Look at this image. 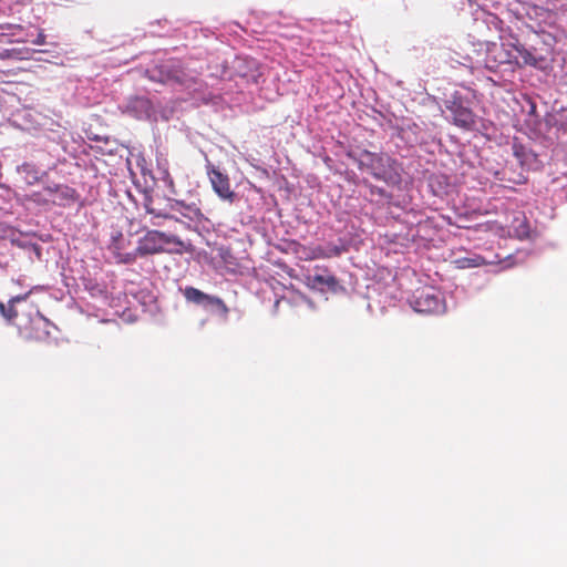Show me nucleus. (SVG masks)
Returning <instances> with one entry per match:
<instances>
[{"label": "nucleus", "instance_id": "nucleus-1", "mask_svg": "<svg viewBox=\"0 0 567 567\" xmlns=\"http://www.w3.org/2000/svg\"><path fill=\"white\" fill-rule=\"evenodd\" d=\"M474 100L475 92L470 87L455 90L444 102L445 110L449 112L446 118L463 130L477 128L478 117L472 111Z\"/></svg>", "mask_w": 567, "mask_h": 567}, {"label": "nucleus", "instance_id": "nucleus-2", "mask_svg": "<svg viewBox=\"0 0 567 567\" xmlns=\"http://www.w3.org/2000/svg\"><path fill=\"white\" fill-rule=\"evenodd\" d=\"M508 44V39L501 44L496 42H480L475 49V63L489 71H496L503 64H518V59Z\"/></svg>", "mask_w": 567, "mask_h": 567}, {"label": "nucleus", "instance_id": "nucleus-3", "mask_svg": "<svg viewBox=\"0 0 567 567\" xmlns=\"http://www.w3.org/2000/svg\"><path fill=\"white\" fill-rule=\"evenodd\" d=\"M183 250L184 243L178 236L159 230H148L137 241V252L142 257L162 252L182 254Z\"/></svg>", "mask_w": 567, "mask_h": 567}, {"label": "nucleus", "instance_id": "nucleus-4", "mask_svg": "<svg viewBox=\"0 0 567 567\" xmlns=\"http://www.w3.org/2000/svg\"><path fill=\"white\" fill-rule=\"evenodd\" d=\"M410 305L415 312L420 313H444L446 305L441 291L429 287L415 291L410 299Z\"/></svg>", "mask_w": 567, "mask_h": 567}, {"label": "nucleus", "instance_id": "nucleus-5", "mask_svg": "<svg viewBox=\"0 0 567 567\" xmlns=\"http://www.w3.org/2000/svg\"><path fill=\"white\" fill-rule=\"evenodd\" d=\"M507 45H509L513 53L517 55L518 64H514L515 66L542 68V64L546 61V54H543L539 49L534 45L526 48L513 35L508 38Z\"/></svg>", "mask_w": 567, "mask_h": 567}, {"label": "nucleus", "instance_id": "nucleus-6", "mask_svg": "<svg viewBox=\"0 0 567 567\" xmlns=\"http://www.w3.org/2000/svg\"><path fill=\"white\" fill-rule=\"evenodd\" d=\"M168 207L172 212L176 213L175 215L178 218H181L179 223L185 224L188 228H197L206 220L200 208L194 203L186 204L183 200L168 199Z\"/></svg>", "mask_w": 567, "mask_h": 567}, {"label": "nucleus", "instance_id": "nucleus-7", "mask_svg": "<svg viewBox=\"0 0 567 567\" xmlns=\"http://www.w3.org/2000/svg\"><path fill=\"white\" fill-rule=\"evenodd\" d=\"M183 295L188 302L202 306L205 309H217L221 313H227V307L224 301L215 296L207 295L194 287H185Z\"/></svg>", "mask_w": 567, "mask_h": 567}, {"label": "nucleus", "instance_id": "nucleus-8", "mask_svg": "<svg viewBox=\"0 0 567 567\" xmlns=\"http://www.w3.org/2000/svg\"><path fill=\"white\" fill-rule=\"evenodd\" d=\"M207 174L215 193L224 200L233 202L235 193L230 189L229 178L213 165H207Z\"/></svg>", "mask_w": 567, "mask_h": 567}, {"label": "nucleus", "instance_id": "nucleus-9", "mask_svg": "<svg viewBox=\"0 0 567 567\" xmlns=\"http://www.w3.org/2000/svg\"><path fill=\"white\" fill-rule=\"evenodd\" d=\"M44 190L50 195L53 204L59 206H70L78 200V193L68 185L47 186Z\"/></svg>", "mask_w": 567, "mask_h": 567}, {"label": "nucleus", "instance_id": "nucleus-10", "mask_svg": "<svg viewBox=\"0 0 567 567\" xmlns=\"http://www.w3.org/2000/svg\"><path fill=\"white\" fill-rule=\"evenodd\" d=\"M124 112L134 118L144 120L152 115L153 106L147 97L135 96L126 102Z\"/></svg>", "mask_w": 567, "mask_h": 567}, {"label": "nucleus", "instance_id": "nucleus-11", "mask_svg": "<svg viewBox=\"0 0 567 567\" xmlns=\"http://www.w3.org/2000/svg\"><path fill=\"white\" fill-rule=\"evenodd\" d=\"M501 262L497 255L494 258H488L478 254H470L466 257H461L455 260V265L460 269L476 268L485 265H495Z\"/></svg>", "mask_w": 567, "mask_h": 567}, {"label": "nucleus", "instance_id": "nucleus-12", "mask_svg": "<svg viewBox=\"0 0 567 567\" xmlns=\"http://www.w3.org/2000/svg\"><path fill=\"white\" fill-rule=\"evenodd\" d=\"M530 227L527 221V218L523 214L516 215L511 225L506 226V236H514L519 239L526 238L529 236Z\"/></svg>", "mask_w": 567, "mask_h": 567}, {"label": "nucleus", "instance_id": "nucleus-13", "mask_svg": "<svg viewBox=\"0 0 567 567\" xmlns=\"http://www.w3.org/2000/svg\"><path fill=\"white\" fill-rule=\"evenodd\" d=\"M368 158L370 159L371 173L377 178H383L386 173V166L390 163V157L384 154L369 153Z\"/></svg>", "mask_w": 567, "mask_h": 567}, {"label": "nucleus", "instance_id": "nucleus-14", "mask_svg": "<svg viewBox=\"0 0 567 567\" xmlns=\"http://www.w3.org/2000/svg\"><path fill=\"white\" fill-rule=\"evenodd\" d=\"M18 173L22 176L28 185H34L42 179L44 175L34 164L23 163L17 167Z\"/></svg>", "mask_w": 567, "mask_h": 567}, {"label": "nucleus", "instance_id": "nucleus-15", "mask_svg": "<svg viewBox=\"0 0 567 567\" xmlns=\"http://www.w3.org/2000/svg\"><path fill=\"white\" fill-rule=\"evenodd\" d=\"M307 279L308 284L317 289H323L324 287L333 288L337 285V279L326 270L309 275Z\"/></svg>", "mask_w": 567, "mask_h": 567}, {"label": "nucleus", "instance_id": "nucleus-16", "mask_svg": "<svg viewBox=\"0 0 567 567\" xmlns=\"http://www.w3.org/2000/svg\"><path fill=\"white\" fill-rule=\"evenodd\" d=\"M557 114H549L545 118V124L548 126L547 137L549 140L559 138L560 134L566 131V126L558 118Z\"/></svg>", "mask_w": 567, "mask_h": 567}, {"label": "nucleus", "instance_id": "nucleus-17", "mask_svg": "<svg viewBox=\"0 0 567 567\" xmlns=\"http://www.w3.org/2000/svg\"><path fill=\"white\" fill-rule=\"evenodd\" d=\"M157 173L158 178L164 182V184L171 189L172 193H175L174 189V181L168 171V162L163 156H157Z\"/></svg>", "mask_w": 567, "mask_h": 567}, {"label": "nucleus", "instance_id": "nucleus-18", "mask_svg": "<svg viewBox=\"0 0 567 567\" xmlns=\"http://www.w3.org/2000/svg\"><path fill=\"white\" fill-rule=\"evenodd\" d=\"M28 295H23V296H16V297H12L9 301V306L6 307L3 303H2V309H0V313L1 316L9 322H11L16 317H17V311L16 309L13 308V305L16 302H20L22 300H24L27 298Z\"/></svg>", "mask_w": 567, "mask_h": 567}, {"label": "nucleus", "instance_id": "nucleus-19", "mask_svg": "<svg viewBox=\"0 0 567 567\" xmlns=\"http://www.w3.org/2000/svg\"><path fill=\"white\" fill-rule=\"evenodd\" d=\"M478 228L485 233H491L498 237L506 236V227H504L497 221H486L484 224H481Z\"/></svg>", "mask_w": 567, "mask_h": 567}, {"label": "nucleus", "instance_id": "nucleus-20", "mask_svg": "<svg viewBox=\"0 0 567 567\" xmlns=\"http://www.w3.org/2000/svg\"><path fill=\"white\" fill-rule=\"evenodd\" d=\"M113 255L116 262L127 265L133 264L137 256H140V252H137V248L134 251L121 252L117 247H114Z\"/></svg>", "mask_w": 567, "mask_h": 567}, {"label": "nucleus", "instance_id": "nucleus-21", "mask_svg": "<svg viewBox=\"0 0 567 567\" xmlns=\"http://www.w3.org/2000/svg\"><path fill=\"white\" fill-rule=\"evenodd\" d=\"M537 37L542 39V41L545 45L544 48L539 49L542 51V53L545 52L546 54H549L554 48V43H555L554 37L549 33L537 34Z\"/></svg>", "mask_w": 567, "mask_h": 567}, {"label": "nucleus", "instance_id": "nucleus-22", "mask_svg": "<svg viewBox=\"0 0 567 567\" xmlns=\"http://www.w3.org/2000/svg\"><path fill=\"white\" fill-rule=\"evenodd\" d=\"M146 212L150 215L154 216L155 218H165V219H173L175 221H181V218H178L176 215L164 213L162 210H157V209L152 208V207H146Z\"/></svg>", "mask_w": 567, "mask_h": 567}, {"label": "nucleus", "instance_id": "nucleus-23", "mask_svg": "<svg viewBox=\"0 0 567 567\" xmlns=\"http://www.w3.org/2000/svg\"><path fill=\"white\" fill-rule=\"evenodd\" d=\"M32 42L37 45H43L45 43V35L40 32Z\"/></svg>", "mask_w": 567, "mask_h": 567}, {"label": "nucleus", "instance_id": "nucleus-24", "mask_svg": "<svg viewBox=\"0 0 567 567\" xmlns=\"http://www.w3.org/2000/svg\"><path fill=\"white\" fill-rule=\"evenodd\" d=\"M0 309H2V302H0Z\"/></svg>", "mask_w": 567, "mask_h": 567}]
</instances>
